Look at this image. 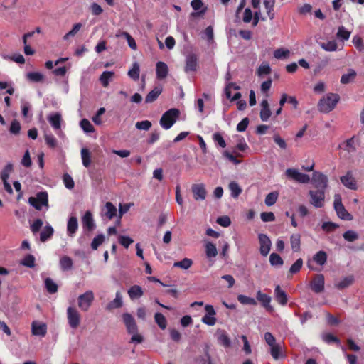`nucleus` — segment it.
I'll use <instances>...</instances> for the list:
<instances>
[{
  "mask_svg": "<svg viewBox=\"0 0 364 364\" xmlns=\"http://www.w3.org/2000/svg\"><path fill=\"white\" fill-rule=\"evenodd\" d=\"M340 100V96L336 93H328L324 95L318 103V109L321 112L328 113L332 111Z\"/></svg>",
  "mask_w": 364,
  "mask_h": 364,
  "instance_id": "1",
  "label": "nucleus"
},
{
  "mask_svg": "<svg viewBox=\"0 0 364 364\" xmlns=\"http://www.w3.org/2000/svg\"><path fill=\"white\" fill-rule=\"evenodd\" d=\"M180 115V111L176 108H171L165 112L159 121V124L164 129H169L176 122Z\"/></svg>",
  "mask_w": 364,
  "mask_h": 364,
  "instance_id": "2",
  "label": "nucleus"
},
{
  "mask_svg": "<svg viewBox=\"0 0 364 364\" xmlns=\"http://www.w3.org/2000/svg\"><path fill=\"white\" fill-rule=\"evenodd\" d=\"M325 187L322 188H316L314 190H310L309 195L310 196V203L315 208H322L324 205Z\"/></svg>",
  "mask_w": 364,
  "mask_h": 364,
  "instance_id": "3",
  "label": "nucleus"
},
{
  "mask_svg": "<svg viewBox=\"0 0 364 364\" xmlns=\"http://www.w3.org/2000/svg\"><path fill=\"white\" fill-rule=\"evenodd\" d=\"M95 299L94 293L91 290L85 291L84 294L79 295L77 298L78 307L82 311H87L92 306Z\"/></svg>",
  "mask_w": 364,
  "mask_h": 364,
  "instance_id": "4",
  "label": "nucleus"
},
{
  "mask_svg": "<svg viewBox=\"0 0 364 364\" xmlns=\"http://www.w3.org/2000/svg\"><path fill=\"white\" fill-rule=\"evenodd\" d=\"M334 209L336 211L337 215L342 220H351L353 219L352 215L346 210L345 207L342 203V198L340 194H336L334 196L333 202Z\"/></svg>",
  "mask_w": 364,
  "mask_h": 364,
  "instance_id": "5",
  "label": "nucleus"
},
{
  "mask_svg": "<svg viewBox=\"0 0 364 364\" xmlns=\"http://www.w3.org/2000/svg\"><path fill=\"white\" fill-rule=\"evenodd\" d=\"M67 319L69 326L73 329H76L80 324L81 316L76 308L69 306L67 309Z\"/></svg>",
  "mask_w": 364,
  "mask_h": 364,
  "instance_id": "6",
  "label": "nucleus"
},
{
  "mask_svg": "<svg viewBox=\"0 0 364 364\" xmlns=\"http://www.w3.org/2000/svg\"><path fill=\"white\" fill-rule=\"evenodd\" d=\"M29 203L36 210H39L42 208V206L48 205V193L46 192H40L36 195V197L29 198Z\"/></svg>",
  "mask_w": 364,
  "mask_h": 364,
  "instance_id": "7",
  "label": "nucleus"
},
{
  "mask_svg": "<svg viewBox=\"0 0 364 364\" xmlns=\"http://www.w3.org/2000/svg\"><path fill=\"white\" fill-rule=\"evenodd\" d=\"M285 175L289 180L296 182H310V177L307 174L301 173L295 168L287 169Z\"/></svg>",
  "mask_w": 364,
  "mask_h": 364,
  "instance_id": "8",
  "label": "nucleus"
},
{
  "mask_svg": "<svg viewBox=\"0 0 364 364\" xmlns=\"http://www.w3.org/2000/svg\"><path fill=\"white\" fill-rule=\"evenodd\" d=\"M325 279L322 274H316L310 283L311 290L316 293H321L324 290Z\"/></svg>",
  "mask_w": 364,
  "mask_h": 364,
  "instance_id": "9",
  "label": "nucleus"
},
{
  "mask_svg": "<svg viewBox=\"0 0 364 364\" xmlns=\"http://www.w3.org/2000/svg\"><path fill=\"white\" fill-rule=\"evenodd\" d=\"M198 68V58L196 54H188L186 58L184 71L186 73L196 72Z\"/></svg>",
  "mask_w": 364,
  "mask_h": 364,
  "instance_id": "10",
  "label": "nucleus"
},
{
  "mask_svg": "<svg viewBox=\"0 0 364 364\" xmlns=\"http://www.w3.org/2000/svg\"><path fill=\"white\" fill-rule=\"evenodd\" d=\"M259 252L262 256H267L271 249L272 242L269 237L265 234H259Z\"/></svg>",
  "mask_w": 364,
  "mask_h": 364,
  "instance_id": "11",
  "label": "nucleus"
},
{
  "mask_svg": "<svg viewBox=\"0 0 364 364\" xmlns=\"http://www.w3.org/2000/svg\"><path fill=\"white\" fill-rule=\"evenodd\" d=\"M123 322L128 333H135L138 331V327L134 318L129 313L122 314Z\"/></svg>",
  "mask_w": 364,
  "mask_h": 364,
  "instance_id": "12",
  "label": "nucleus"
},
{
  "mask_svg": "<svg viewBox=\"0 0 364 364\" xmlns=\"http://www.w3.org/2000/svg\"><path fill=\"white\" fill-rule=\"evenodd\" d=\"M257 301L260 302L262 306L268 311L272 312L273 311L274 309L270 305L271 302V296L262 293L260 290L257 291V295H256Z\"/></svg>",
  "mask_w": 364,
  "mask_h": 364,
  "instance_id": "13",
  "label": "nucleus"
},
{
  "mask_svg": "<svg viewBox=\"0 0 364 364\" xmlns=\"http://www.w3.org/2000/svg\"><path fill=\"white\" fill-rule=\"evenodd\" d=\"M117 212L116 207L111 202H107L102 209L101 215L102 218L105 217L107 219L111 220L116 216Z\"/></svg>",
  "mask_w": 364,
  "mask_h": 364,
  "instance_id": "14",
  "label": "nucleus"
},
{
  "mask_svg": "<svg viewBox=\"0 0 364 364\" xmlns=\"http://www.w3.org/2000/svg\"><path fill=\"white\" fill-rule=\"evenodd\" d=\"M195 200H204L206 196V191L203 183H194L191 188Z\"/></svg>",
  "mask_w": 364,
  "mask_h": 364,
  "instance_id": "15",
  "label": "nucleus"
},
{
  "mask_svg": "<svg viewBox=\"0 0 364 364\" xmlns=\"http://www.w3.org/2000/svg\"><path fill=\"white\" fill-rule=\"evenodd\" d=\"M82 227L87 231H92L95 228V223L92 213L89 210L86 211L82 218Z\"/></svg>",
  "mask_w": 364,
  "mask_h": 364,
  "instance_id": "16",
  "label": "nucleus"
},
{
  "mask_svg": "<svg viewBox=\"0 0 364 364\" xmlns=\"http://www.w3.org/2000/svg\"><path fill=\"white\" fill-rule=\"evenodd\" d=\"M78 229L77 218L75 216L69 218L67 223V232L68 236L73 237Z\"/></svg>",
  "mask_w": 364,
  "mask_h": 364,
  "instance_id": "17",
  "label": "nucleus"
},
{
  "mask_svg": "<svg viewBox=\"0 0 364 364\" xmlns=\"http://www.w3.org/2000/svg\"><path fill=\"white\" fill-rule=\"evenodd\" d=\"M274 294H275V299L279 304L284 306L287 304V301H288L287 295L286 292L281 289L279 285H277L275 287Z\"/></svg>",
  "mask_w": 364,
  "mask_h": 364,
  "instance_id": "18",
  "label": "nucleus"
},
{
  "mask_svg": "<svg viewBox=\"0 0 364 364\" xmlns=\"http://www.w3.org/2000/svg\"><path fill=\"white\" fill-rule=\"evenodd\" d=\"M156 77L159 80H163L168 75V66L167 65L161 61L156 63Z\"/></svg>",
  "mask_w": 364,
  "mask_h": 364,
  "instance_id": "19",
  "label": "nucleus"
},
{
  "mask_svg": "<svg viewBox=\"0 0 364 364\" xmlns=\"http://www.w3.org/2000/svg\"><path fill=\"white\" fill-rule=\"evenodd\" d=\"M340 148L344 149L348 153L355 152L356 151V142L355 136H353L343 141V143L340 145Z\"/></svg>",
  "mask_w": 364,
  "mask_h": 364,
  "instance_id": "20",
  "label": "nucleus"
},
{
  "mask_svg": "<svg viewBox=\"0 0 364 364\" xmlns=\"http://www.w3.org/2000/svg\"><path fill=\"white\" fill-rule=\"evenodd\" d=\"M47 327L45 323L38 324L36 321L32 323V333L35 336H45Z\"/></svg>",
  "mask_w": 364,
  "mask_h": 364,
  "instance_id": "21",
  "label": "nucleus"
},
{
  "mask_svg": "<svg viewBox=\"0 0 364 364\" xmlns=\"http://www.w3.org/2000/svg\"><path fill=\"white\" fill-rule=\"evenodd\" d=\"M162 92V88L161 87H155L151 91H150L145 98L146 103H151L154 102Z\"/></svg>",
  "mask_w": 364,
  "mask_h": 364,
  "instance_id": "22",
  "label": "nucleus"
},
{
  "mask_svg": "<svg viewBox=\"0 0 364 364\" xmlns=\"http://www.w3.org/2000/svg\"><path fill=\"white\" fill-rule=\"evenodd\" d=\"M123 302L122 299V296L119 291L116 293V296L114 300L110 301L107 305L106 309L109 311L112 309H119L122 306Z\"/></svg>",
  "mask_w": 364,
  "mask_h": 364,
  "instance_id": "23",
  "label": "nucleus"
},
{
  "mask_svg": "<svg viewBox=\"0 0 364 364\" xmlns=\"http://www.w3.org/2000/svg\"><path fill=\"white\" fill-rule=\"evenodd\" d=\"M143 290L139 285H133L128 290L129 296L132 300L136 299L143 296Z\"/></svg>",
  "mask_w": 364,
  "mask_h": 364,
  "instance_id": "24",
  "label": "nucleus"
},
{
  "mask_svg": "<svg viewBox=\"0 0 364 364\" xmlns=\"http://www.w3.org/2000/svg\"><path fill=\"white\" fill-rule=\"evenodd\" d=\"M290 243L292 250L297 252L300 250L301 235L299 233L293 234L290 237Z\"/></svg>",
  "mask_w": 364,
  "mask_h": 364,
  "instance_id": "25",
  "label": "nucleus"
},
{
  "mask_svg": "<svg viewBox=\"0 0 364 364\" xmlns=\"http://www.w3.org/2000/svg\"><path fill=\"white\" fill-rule=\"evenodd\" d=\"M48 122L55 129H60L61 115L60 113H55L48 118Z\"/></svg>",
  "mask_w": 364,
  "mask_h": 364,
  "instance_id": "26",
  "label": "nucleus"
},
{
  "mask_svg": "<svg viewBox=\"0 0 364 364\" xmlns=\"http://www.w3.org/2000/svg\"><path fill=\"white\" fill-rule=\"evenodd\" d=\"M44 282L45 287L48 293L55 294L58 291V286L51 278L47 277Z\"/></svg>",
  "mask_w": 364,
  "mask_h": 364,
  "instance_id": "27",
  "label": "nucleus"
},
{
  "mask_svg": "<svg viewBox=\"0 0 364 364\" xmlns=\"http://www.w3.org/2000/svg\"><path fill=\"white\" fill-rule=\"evenodd\" d=\"M354 282V277L353 275L348 276L342 279L341 282L335 284L338 289H343L350 286Z\"/></svg>",
  "mask_w": 364,
  "mask_h": 364,
  "instance_id": "28",
  "label": "nucleus"
},
{
  "mask_svg": "<svg viewBox=\"0 0 364 364\" xmlns=\"http://www.w3.org/2000/svg\"><path fill=\"white\" fill-rule=\"evenodd\" d=\"M73 260L68 256H63L60 259V268L63 271H68L72 269L73 267Z\"/></svg>",
  "mask_w": 364,
  "mask_h": 364,
  "instance_id": "29",
  "label": "nucleus"
},
{
  "mask_svg": "<svg viewBox=\"0 0 364 364\" xmlns=\"http://www.w3.org/2000/svg\"><path fill=\"white\" fill-rule=\"evenodd\" d=\"M54 230L50 225H47L44 228L43 231L40 234V240L44 242L47 241L53 235Z\"/></svg>",
  "mask_w": 364,
  "mask_h": 364,
  "instance_id": "30",
  "label": "nucleus"
},
{
  "mask_svg": "<svg viewBox=\"0 0 364 364\" xmlns=\"http://www.w3.org/2000/svg\"><path fill=\"white\" fill-rule=\"evenodd\" d=\"M357 73L353 69H349L348 73L343 74L341 78V84H348L352 82L356 77Z\"/></svg>",
  "mask_w": 364,
  "mask_h": 364,
  "instance_id": "31",
  "label": "nucleus"
},
{
  "mask_svg": "<svg viewBox=\"0 0 364 364\" xmlns=\"http://www.w3.org/2000/svg\"><path fill=\"white\" fill-rule=\"evenodd\" d=\"M263 4L268 16L270 19H273L274 18V6L275 0H263Z\"/></svg>",
  "mask_w": 364,
  "mask_h": 364,
  "instance_id": "32",
  "label": "nucleus"
},
{
  "mask_svg": "<svg viewBox=\"0 0 364 364\" xmlns=\"http://www.w3.org/2000/svg\"><path fill=\"white\" fill-rule=\"evenodd\" d=\"M313 259L316 264L322 266L327 261V254L326 252L320 250L314 255Z\"/></svg>",
  "mask_w": 364,
  "mask_h": 364,
  "instance_id": "33",
  "label": "nucleus"
},
{
  "mask_svg": "<svg viewBox=\"0 0 364 364\" xmlns=\"http://www.w3.org/2000/svg\"><path fill=\"white\" fill-rule=\"evenodd\" d=\"M205 254L208 258L215 257L218 254V250L215 245L211 242H208L205 244Z\"/></svg>",
  "mask_w": 364,
  "mask_h": 364,
  "instance_id": "34",
  "label": "nucleus"
},
{
  "mask_svg": "<svg viewBox=\"0 0 364 364\" xmlns=\"http://www.w3.org/2000/svg\"><path fill=\"white\" fill-rule=\"evenodd\" d=\"M270 354L274 360H278L282 355V346L279 343H276L270 346Z\"/></svg>",
  "mask_w": 364,
  "mask_h": 364,
  "instance_id": "35",
  "label": "nucleus"
},
{
  "mask_svg": "<svg viewBox=\"0 0 364 364\" xmlns=\"http://www.w3.org/2000/svg\"><path fill=\"white\" fill-rule=\"evenodd\" d=\"M114 75V72L112 71H104L100 77V81L101 82L103 87H106L109 85V80Z\"/></svg>",
  "mask_w": 364,
  "mask_h": 364,
  "instance_id": "36",
  "label": "nucleus"
},
{
  "mask_svg": "<svg viewBox=\"0 0 364 364\" xmlns=\"http://www.w3.org/2000/svg\"><path fill=\"white\" fill-rule=\"evenodd\" d=\"M272 69L267 63H262L257 70V74L259 77L264 75H269L271 73Z\"/></svg>",
  "mask_w": 364,
  "mask_h": 364,
  "instance_id": "37",
  "label": "nucleus"
},
{
  "mask_svg": "<svg viewBox=\"0 0 364 364\" xmlns=\"http://www.w3.org/2000/svg\"><path fill=\"white\" fill-rule=\"evenodd\" d=\"M290 55V51L286 48H278L274 51V57L277 59H287Z\"/></svg>",
  "mask_w": 364,
  "mask_h": 364,
  "instance_id": "38",
  "label": "nucleus"
},
{
  "mask_svg": "<svg viewBox=\"0 0 364 364\" xmlns=\"http://www.w3.org/2000/svg\"><path fill=\"white\" fill-rule=\"evenodd\" d=\"M13 171V165L9 163L2 170L1 173V179L2 182H7L11 173Z\"/></svg>",
  "mask_w": 364,
  "mask_h": 364,
  "instance_id": "39",
  "label": "nucleus"
},
{
  "mask_svg": "<svg viewBox=\"0 0 364 364\" xmlns=\"http://www.w3.org/2000/svg\"><path fill=\"white\" fill-rule=\"evenodd\" d=\"M156 323L161 329H165L167 326V321L166 317L161 313H156L154 315Z\"/></svg>",
  "mask_w": 364,
  "mask_h": 364,
  "instance_id": "40",
  "label": "nucleus"
},
{
  "mask_svg": "<svg viewBox=\"0 0 364 364\" xmlns=\"http://www.w3.org/2000/svg\"><path fill=\"white\" fill-rule=\"evenodd\" d=\"M320 46L326 51L329 52L336 51L338 48L337 43L334 40L321 43Z\"/></svg>",
  "mask_w": 364,
  "mask_h": 364,
  "instance_id": "41",
  "label": "nucleus"
},
{
  "mask_svg": "<svg viewBox=\"0 0 364 364\" xmlns=\"http://www.w3.org/2000/svg\"><path fill=\"white\" fill-rule=\"evenodd\" d=\"M27 79L31 82H39L43 80V75L38 72H30L26 75Z\"/></svg>",
  "mask_w": 364,
  "mask_h": 364,
  "instance_id": "42",
  "label": "nucleus"
},
{
  "mask_svg": "<svg viewBox=\"0 0 364 364\" xmlns=\"http://www.w3.org/2000/svg\"><path fill=\"white\" fill-rule=\"evenodd\" d=\"M237 300L240 303L244 305H257V301L255 299L247 296L245 295L240 294L237 296Z\"/></svg>",
  "mask_w": 364,
  "mask_h": 364,
  "instance_id": "43",
  "label": "nucleus"
},
{
  "mask_svg": "<svg viewBox=\"0 0 364 364\" xmlns=\"http://www.w3.org/2000/svg\"><path fill=\"white\" fill-rule=\"evenodd\" d=\"M278 196H279V194L277 191H273V192L269 193V194L267 195V196L265 198V200H264L265 204L267 206L273 205L277 202Z\"/></svg>",
  "mask_w": 364,
  "mask_h": 364,
  "instance_id": "44",
  "label": "nucleus"
},
{
  "mask_svg": "<svg viewBox=\"0 0 364 364\" xmlns=\"http://www.w3.org/2000/svg\"><path fill=\"white\" fill-rule=\"evenodd\" d=\"M192 264H193V262H192V260L191 259L184 258L181 261L176 262L173 264V267H179V268H181L183 269H188V268L191 267Z\"/></svg>",
  "mask_w": 364,
  "mask_h": 364,
  "instance_id": "45",
  "label": "nucleus"
},
{
  "mask_svg": "<svg viewBox=\"0 0 364 364\" xmlns=\"http://www.w3.org/2000/svg\"><path fill=\"white\" fill-rule=\"evenodd\" d=\"M303 266V259L299 258L296 262L291 266L289 272L292 275L298 273Z\"/></svg>",
  "mask_w": 364,
  "mask_h": 364,
  "instance_id": "46",
  "label": "nucleus"
},
{
  "mask_svg": "<svg viewBox=\"0 0 364 364\" xmlns=\"http://www.w3.org/2000/svg\"><path fill=\"white\" fill-rule=\"evenodd\" d=\"M139 65L135 63L133 64V67L128 72V75L133 80H137L139 78Z\"/></svg>",
  "mask_w": 364,
  "mask_h": 364,
  "instance_id": "47",
  "label": "nucleus"
},
{
  "mask_svg": "<svg viewBox=\"0 0 364 364\" xmlns=\"http://www.w3.org/2000/svg\"><path fill=\"white\" fill-rule=\"evenodd\" d=\"M269 262L272 266H282L284 263V261L278 254L272 253L269 256Z\"/></svg>",
  "mask_w": 364,
  "mask_h": 364,
  "instance_id": "48",
  "label": "nucleus"
},
{
  "mask_svg": "<svg viewBox=\"0 0 364 364\" xmlns=\"http://www.w3.org/2000/svg\"><path fill=\"white\" fill-rule=\"evenodd\" d=\"M80 127L87 133L94 132L95 128L90 121L87 119H83L80 121Z\"/></svg>",
  "mask_w": 364,
  "mask_h": 364,
  "instance_id": "49",
  "label": "nucleus"
},
{
  "mask_svg": "<svg viewBox=\"0 0 364 364\" xmlns=\"http://www.w3.org/2000/svg\"><path fill=\"white\" fill-rule=\"evenodd\" d=\"M213 140L221 148L226 147V143L223 135L220 132H215L213 134Z\"/></svg>",
  "mask_w": 364,
  "mask_h": 364,
  "instance_id": "50",
  "label": "nucleus"
},
{
  "mask_svg": "<svg viewBox=\"0 0 364 364\" xmlns=\"http://www.w3.org/2000/svg\"><path fill=\"white\" fill-rule=\"evenodd\" d=\"M81 157L83 165L88 167L90 164V154L87 149L84 148L81 150Z\"/></svg>",
  "mask_w": 364,
  "mask_h": 364,
  "instance_id": "51",
  "label": "nucleus"
},
{
  "mask_svg": "<svg viewBox=\"0 0 364 364\" xmlns=\"http://www.w3.org/2000/svg\"><path fill=\"white\" fill-rule=\"evenodd\" d=\"M343 238L348 242H354L358 239V235L353 230H347L343 234Z\"/></svg>",
  "mask_w": 364,
  "mask_h": 364,
  "instance_id": "52",
  "label": "nucleus"
},
{
  "mask_svg": "<svg viewBox=\"0 0 364 364\" xmlns=\"http://www.w3.org/2000/svg\"><path fill=\"white\" fill-rule=\"evenodd\" d=\"M21 264L27 267L32 268L35 266V257L32 255H26L21 262Z\"/></svg>",
  "mask_w": 364,
  "mask_h": 364,
  "instance_id": "53",
  "label": "nucleus"
},
{
  "mask_svg": "<svg viewBox=\"0 0 364 364\" xmlns=\"http://www.w3.org/2000/svg\"><path fill=\"white\" fill-rule=\"evenodd\" d=\"M229 188L231 192V196L237 198L242 192V188L239 186L238 183H229Z\"/></svg>",
  "mask_w": 364,
  "mask_h": 364,
  "instance_id": "54",
  "label": "nucleus"
},
{
  "mask_svg": "<svg viewBox=\"0 0 364 364\" xmlns=\"http://www.w3.org/2000/svg\"><path fill=\"white\" fill-rule=\"evenodd\" d=\"M338 227H339V225L335 223L324 222L322 224L321 228L323 231H326V232H333L336 228H338Z\"/></svg>",
  "mask_w": 364,
  "mask_h": 364,
  "instance_id": "55",
  "label": "nucleus"
},
{
  "mask_svg": "<svg viewBox=\"0 0 364 364\" xmlns=\"http://www.w3.org/2000/svg\"><path fill=\"white\" fill-rule=\"evenodd\" d=\"M105 237L102 234L97 235L91 243V247L92 250H97L100 245L104 242Z\"/></svg>",
  "mask_w": 364,
  "mask_h": 364,
  "instance_id": "56",
  "label": "nucleus"
},
{
  "mask_svg": "<svg viewBox=\"0 0 364 364\" xmlns=\"http://www.w3.org/2000/svg\"><path fill=\"white\" fill-rule=\"evenodd\" d=\"M311 182H328V178L323 173L315 171L313 173Z\"/></svg>",
  "mask_w": 364,
  "mask_h": 364,
  "instance_id": "57",
  "label": "nucleus"
},
{
  "mask_svg": "<svg viewBox=\"0 0 364 364\" xmlns=\"http://www.w3.org/2000/svg\"><path fill=\"white\" fill-rule=\"evenodd\" d=\"M136 129L139 130H149L151 127V122L149 120H143L141 122H137L135 124Z\"/></svg>",
  "mask_w": 364,
  "mask_h": 364,
  "instance_id": "58",
  "label": "nucleus"
},
{
  "mask_svg": "<svg viewBox=\"0 0 364 364\" xmlns=\"http://www.w3.org/2000/svg\"><path fill=\"white\" fill-rule=\"evenodd\" d=\"M21 129V126L16 119H14L11 122L9 131L11 134L15 135L18 134L20 133Z\"/></svg>",
  "mask_w": 364,
  "mask_h": 364,
  "instance_id": "59",
  "label": "nucleus"
},
{
  "mask_svg": "<svg viewBox=\"0 0 364 364\" xmlns=\"http://www.w3.org/2000/svg\"><path fill=\"white\" fill-rule=\"evenodd\" d=\"M350 36V32L346 30L343 26L339 27L337 33L338 38H341L343 41H347L349 39Z\"/></svg>",
  "mask_w": 364,
  "mask_h": 364,
  "instance_id": "60",
  "label": "nucleus"
},
{
  "mask_svg": "<svg viewBox=\"0 0 364 364\" xmlns=\"http://www.w3.org/2000/svg\"><path fill=\"white\" fill-rule=\"evenodd\" d=\"M119 242L125 248H128L134 242V240L129 236L122 235L119 237Z\"/></svg>",
  "mask_w": 364,
  "mask_h": 364,
  "instance_id": "61",
  "label": "nucleus"
},
{
  "mask_svg": "<svg viewBox=\"0 0 364 364\" xmlns=\"http://www.w3.org/2000/svg\"><path fill=\"white\" fill-rule=\"evenodd\" d=\"M263 222H272L275 220L274 214L272 212H263L260 215Z\"/></svg>",
  "mask_w": 364,
  "mask_h": 364,
  "instance_id": "62",
  "label": "nucleus"
},
{
  "mask_svg": "<svg viewBox=\"0 0 364 364\" xmlns=\"http://www.w3.org/2000/svg\"><path fill=\"white\" fill-rule=\"evenodd\" d=\"M272 114L270 108H262L260 110L259 116L260 119L263 122H267Z\"/></svg>",
  "mask_w": 364,
  "mask_h": 364,
  "instance_id": "63",
  "label": "nucleus"
},
{
  "mask_svg": "<svg viewBox=\"0 0 364 364\" xmlns=\"http://www.w3.org/2000/svg\"><path fill=\"white\" fill-rule=\"evenodd\" d=\"M217 223L220 225H221L224 228H227L230 225L231 220L228 216L225 215V216H221V217L218 218Z\"/></svg>",
  "mask_w": 364,
  "mask_h": 364,
  "instance_id": "64",
  "label": "nucleus"
}]
</instances>
